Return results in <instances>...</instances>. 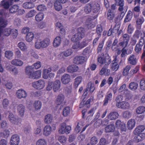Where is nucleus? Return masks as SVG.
Returning a JSON list of instances; mask_svg holds the SVG:
<instances>
[{
	"label": "nucleus",
	"mask_w": 145,
	"mask_h": 145,
	"mask_svg": "<svg viewBox=\"0 0 145 145\" xmlns=\"http://www.w3.org/2000/svg\"><path fill=\"white\" fill-rule=\"evenodd\" d=\"M107 18L108 19L110 20H112L115 16L114 13L111 10L109 9L108 10L107 14Z\"/></svg>",
	"instance_id": "58836bf2"
},
{
	"label": "nucleus",
	"mask_w": 145,
	"mask_h": 145,
	"mask_svg": "<svg viewBox=\"0 0 145 145\" xmlns=\"http://www.w3.org/2000/svg\"><path fill=\"white\" fill-rule=\"evenodd\" d=\"M116 127L120 129L121 131H125L126 130L125 124L120 120H117L115 123Z\"/></svg>",
	"instance_id": "0eeeda50"
},
{
	"label": "nucleus",
	"mask_w": 145,
	"mask_h": 145,
	"mask_svg": "<svg viewBox=\"0 0 145 145\" xmlns=\"http://www.w3.org/2000/svg\"><path fill=\"white\" fill-rule=\"evenodd\" d=\"M17 110L20 115L21 117H23L25 110V106L22 104H20L17 106Z\"/></svg>",
	"instance_id": "f3484780"
},
{
	"label": "nucleus",
	"mask_w": 145,
	"mask_h": 145,
	"mask_svg": "<svg viewBox=\"0 0 145 145\" xmlns=\"http://www.w3.org/2000/svg\"><path fill=\"white\" fill-rule=\"evenodd\" d=\"M23 7L25 8L30 9L33 8L34 7V5L32 2H27L24 3Z\"/></svg>",
	"instance_id": "2f4dec72"
},
{
	"label": "nucleus",
	"mask_w": 145,
	"mask_h": 145,
	"mask_svg": "<svg viewBox=\"0 0 145 145\" xmlns=\"http://www.w3.org/2000/svg\"><path fill=\"white\" fill-rule=\"evenodd\" d=\"M123 99V97L122 95H118L116 97L115 100L117 102L116 103H120L122 101Z\"/></svg>",
	"instance_id": "e2e57ef3"
},
{
	"label": "nucleus",
	"mask_w": 145,
	"mask_h": 145,
	"mask_svg": "<svg viewBox=\"0 0 145 145\" xmlns=\"http://www.w3.org/2000/svg\"><path fill=\"white\" fill-rule=\"evenodd\" d=\"M79 69L78 67L75 65H69L67 68V71L69 73H73L77 71Z\"/></svg>",
	"instance_id": "f8f14e48"
},
{
	"label": "nucleus",
	"mask_w": 145,
	"mask_h": 145,
	"mask_svg": "<svg viewBox=\"0 0 145 145\" xmlns=\"http://www.w3.org/2000/svg\"><path fill=\"white\" fill-rule=\"evenodd\" d=\"M86 25L88 29L93 28L95 26V25L92 24V21L89 20V19H88L86 20Z\"/></svg>",
	"instance_id": "3c124183"
},
{
	"label": "nucleus",
	"mask_w": 145,
	"mask_h": 145,
	"mask_svg": "<svg viewBox=\"0 0 145 145\" xmlns=\"http://www.w3.org/2000/svg\"><path fill=\"white\" fill-rule=\"evenodd\" d=\"M116 106L118 108L125 110L128 109L129 107V103L126 101H122L120 103L116 104Z\"/></svg>",
	"instance_id": "6e6552de"
},
{
	"label": "nucleus",
	"mask_w": 145,
	"mask_h": 145,
	"mask_svg": "<svg viewBox=\"0 0 145 145\" xmlns=\"http://www.w3.org/2000/svg\"><path fill=\"white\" fill-rule=\"evenodd\" d=\"M116 2V4L117 6H119L118 10L120 11H122L124 5V1L123 0H114Z\"/></svg>",
	"instance_id": "6ab92c4d"
},
{
	"label": "nucleus",
	"mask_w": 145,
	"mask_h": 145,
	"mask_svg": "<svg viewBox=\"0 0 145 145\" xmlns=\"http://www.w3.org/2000/svg\"><path fill=\"white\" fill-rule=\"evenodd\" d=\"M87 59L84 57L82 56H76L74 59L73 61L74 63L79 64L84 63L87 60Z\"/></svg>",
	"instance_id": "20e7f679"
},
{
	"label": "nucleus",
	"mask_w": 145,
	"mask_h": 145,
	"mask_svg": "<svg viewBox=\"0 0 145 145\" xmlns=\"http://www.w3.org/2000/svg\"><path fill=\"white\" fill-rule=\"evenodd\" d=\"M33 70L28 68H26L25 73L28 75V77L33 79H37L41 76V72L37 71L35 72H32Z\"/></svg>",
	"instance_id": "f03ea898"
},
{
	"label": "nucleus",
	"mask_w": 145,
	"mask_h": 145,
	"mask_svg": "<svg viewBox=\"0 0 145 145\" xmlns=\"http://www.w3.org/2000/svg\"><path fill=\"white\" fill-rule=\"evenodd\" d=\"M92 12L94 14H97L99 12L100 9L99 4L96 2L91 3Z\"/></svg>",
	"instance_id": "39448f33"
},
{
	"label": "nucleus",
	"mask_w": 145,
	"mask_h": 145,
	"mask_svg": "<svg viewBox=\"0 0 145 145\" xmlns=\"http://www.w3.org/2000/svg\"><path fill=\"white\" fill-rule=\"evenodd\" d=\"M37 9L39 11H44L46 10L47 7L44 5L41 4L37 7Z\"/></svg>",
	"instance_id": "5fc2aeb1"
},
{
	"label": "nucleus",
	"mask_w": 145,
	"mask_h": 145,
	"mask_svg": "<svg viewBox=\"0 0 145 145\" xmlns=\"http://www.w3.org/2000/svg\"><path fill=\"white\" fill-rule=\"evenodd\" d=\"M140 87L142 90H145V80H141L140 83Z\"/></svg>",
	"instance_id": "69168bd1"
},
{
	"label": "nucleus",
	"mask_w": 145,
	"mask_h": 145,
	"mask_svg": "<svg viewBox=\"0 0 145 145\" xmlns=\"http://www.w3.org/2000/svg\"><path fill=\"white\" fill-rule=\"evenodd\" d=\"M16 95L17 97L19 99L25 98L27 96V93L22 89H20L17 91Z\"/></svg>",
	"instance_id": "9b49d317"
},
{
	"label": "nucleus",
	"mask_w": 145,
	"mask_h": 145,
	"mask_svg": "<svg viewBox=\"0 0 145 145\" xmlns=\"http://www.w3.org/2000/svg\"><path fill=\"white\" fill-rule=\"evenodd\" d=\"M36 144V145H46V142L44 139L40 138L37 141Z\"/></svg>",
	"instance_id": "864d4df0"
},
{
	"label": "nucleus",
	"mask_w": 145,
	"mask_h": 145,
	"mask_svg": "<svg viewBox=\"0 0 145 145\" xmlns=\"http://www.w3.org/2000/svg\"><path fill=\"white\" fill-rule=\"evenodd\" d=\"M82 80V77L81 76H79L77 77L75 79V81L74 83V86L75 88H76L79 84L81 82Z\"/></svg>",
	"instance_id": "de8ad7c7"
},
{
	"label": "nucleus",
	"mask_w": 145,
	"mask_h": 145,
	"mask_svg": "<svg viewBox=\"0 0 145 145\" xmlns=\"http://www.w3.org/2000/svg\"><path fill=\"white\" fill-rule=\"evenodd\" d=\"M116 58H114V60L112 61V63L111 67V68L113 71H116L119 68V65L116 62Z\"/></svg>",
	"instance_id": "cd10ccee"
},
{
	"label": "nucleus",
	"mask_w": 145,
	"mask_h": 145,
	"mask_svg": "<svg viewBox=\"0 0 145 145\" xmlns=\"http://www.w3.org/2000/svg\"><path fill=\"white\" fill-rule=\"evenodd\" d=\"M32 86L34 88L40 90L43 88L45 86V83L43 81L40 80L33 83Z\"/></svg>",
	"instance_id": "7ed1b4c3"
},
{
	"label": "nucleus",
	"mask_w": 145,
	"mask_h": 145,
	"mask_svg": "<svg viewBox=\"0 0 145 145\" xmlns=\"http://www.w3.org/2000/svg\"><path fill=\"white\" fill-rule=\"evenodd\" d=\"M90 41L89 39H84L83 41L80 44V48H83L87 46Z\"/></svg>",
	"instance_id": "09e8293b"
},
{
	"label": "nucleus",
	"mask_w": 145,
	"mask_h": 145,
	"mask_svg": "<svg viewBox=\"0 0 145 145\" xmlns=\"http://www.w3.org/2000/svg\"><path fill=\"white\" fill-rule=\"evenodd\" d=\"M108 144V142L104 138H101L97 145H106Z\"/></svg>",
	"instance_id": "6e6d98bb"
},
{
	"label": "nucleus",
	"mask_w": 145,
	"mask_h": 145,
	"mask_svg": "<svg viewBox=\"0 0 145 145\" xmlns=\"http://www.w3.org/2000/svg\"><path fill=\"white\" fill-rule=\"evenodd\" d=\"M77 33L73 35L71 39V40L74 42L81 40L85 36V29L84 28L79 27L77 29Z\"/></svg>",
	"instance_id": "f257e3e1"
},
{
	"label": "nucleus",
	"mask_w": 145,
	"mask_h": 145,
	"mask_svg": "<svg viewBox=\"0 0 145 145\" xmlns=\"http://www.w3.org/2000/svg\"><path fill=\"white\" fill-rule=\"evenodd\" d=\"M42 106V103L39 101H35L34 103V106L36 110L40 109Z\"/></svg>",
	"instance_id": "a18cd8bd"
},
{
	"label": "nucleus",
	"mask_w": 145,
	"mask_h": 145,
	"mask_svg": "<svg viewBox=\"0 0 145 145\" xmlns=\"http://www.w3.org/2000/svg\"><path fill=\"white\" fill-rule=\"evenodd\" d=\"M140 34H142L141 31L136 30L133 36V37H135L137 39H138L140 35Z\"/></svg>",
	"instance_id": "680f3d73"
},
{
	"label": "nucleus",
	"mask_w": 145,
	"mask_h": 145,
	"mask_svg": "<svg viewBox=\"0 0 145 145\" xmlns=\"http://www.w3.org/2000/svg\"><path fill=\"white\" fill-rule=\"evenodd\" d=\"M131 67L129 65L127 66L123 69L122 72V74L124 76H126L129 74L130 75V73H129V70L130 69Z\"/></svg>",
	"instance_id": "79ce46f5"
},
{
	"label": "nucleus",
	"mask_w": 145,
	"mask_h": 145,
	"mask_svg": "<svg viewBox=\"0 0 145 145\" xmlns=\"http://www.w3.org/2000/svg\"><path fill=\"white\" fill-rule=\"evenodd\" d=\"M138 87V84L136 82H132L130 83L129 85V88L133 91L136 90Z\"/></svg>",
	"instance_id": "f704fd0d"
},
{
	"label": "nucleus",
	"mask_w": 145,
	"mask_h": 145,
	"mask_svg": "<svg viewBox=\"0 0 145 145\" xmlns=\"http://www.w3.org/2000/svg\"><path fill=\"white\" fill-rule=\"evenodd\" d=\"M20 142L19 136L17 135H13L11 137L10 145H18Z\"/></svg>",
	"instance_id": "1a4fd4ad"
},
{
	"label": "nucleus",
	"mask_w": 145,
	"mask_h": 145,
	"mask_svg": "<svg viewBox=\"0 0 145 145\" xmlns=\"http://www.w3.org/2000/svg\"><path fill=\"white\" fill-rule=\"evenodd\" d=\"M52 131L51 127L49 125H47L44 128L43 134L46 136H48L51 134Z\"/></svg>",
	"instance_id": "a211bd4d"
},
{
	"label": "nucleus",
	"mask_w": 145,
	"mask_h": 145,
	"mask_svg": "<svg viewBox=\"0 0 145 145\" xmlns=\"http://www.w3.org/2000/svg\"><path fill=\"white\" fill-rule=\"evenodd\" d=\"M113 97L112 94L111 92H108L105 95V99L103 101V105L106 106L108 103L110 102L112 100Z\"/></svg>",
	"instance_id": "423d86ee"
},
{
	"label": "nucleus",
	"mask_w": 145,
	"mask_h": 145,
	"mask_svg": "<svg viewBox=\"0 0 145 145\" xmlns=\"http://www.w3.org/2000/svg\"><path fill=\"white\" fill-rule=\"evenodd\" d=\"M122 37L123 41L125 42L126 44L128 43L130 39L129 36L127 34L125 33L123 34Z\"/></svg>",
	"instance_id": "052dcab7"
},
{
	"label": "nucleus",
	"mask_w": 145,
	"mask_h": 145,
	"mask_svg": "<svg viewBox=\"0 0 145 145\" xmlns=\"http://www.w3.org/2000/svg\"><path fill=\"white\" fill-rule=\"evenodd\" d=\"M13 52L11 51H6L5 52V57L8 59H10L13 56Z\"/></svg>",
	"instance_id": "8fccbe9b"
},
{
	"label": "nucleus",
	"mask_w": 145,
	"mask_h": 145,
	"mask_svg": "<svg viewBox=\"0 0 145 145\" xmlns=\"http://www.w3.org/2000/svg\"><path fill=\"white\" fill-rule=\"evenodd\" d=\"M11 63L13 65L17 66H22L23 64V62L22 61L19 59H16L12 60Z\"/></svg>",
	"instance_id": "4be33fe9"
},
{
	"label": "nucleus",
	"mask_w": 145,
	"mask_h": 145,
	"mask_svg": "<svg viewBox=\"0 0 145 145\" xmlns=\"http://www.w3.org/2000/svg\"><path fill=\"white\" fill-rule=\"evenodd\" d=\"M34 35L32 32H30L27 33L26 36V40L27 41H31L33 39Z\"/></svg>",
	"instance_id": "c9c22d12"
},
{
	"label": "nucleus",
	"mask_w": 145,
	"mask_h": 145,
	"mask_svg": "<svg viewBox=\"0 0 145 145\" xmlns=\"http://www.w3.org/2000/svg\"><path fill=\"white\" fill-rule=\"evenodd\" d=\"M19 8V7L17 5H14L10 8L9 11L10 13H15L18 11Z\"/></svg>",
	"instance_id": "e433bc0d"
},
{
	"label": "nucleus",
	"mask_w": 145,
	"mask_h": 145,
	"mask_svg": "<svg viewBox=\"0 0 145 145\" xmlns=\"http://www.w3.org/2000/svg\"><path fill=\"white\" fill-rule=\"evenodd\" d=\"M145 129V126L144 125H140L137 127L134 131L135 135H137L143 132Z\"/></svg>",
	"instance_id": "412c9836"
},
{
	"label": "nucleus",
	"mask_w": 145,
	"mask_h": 145,
	"mask_svg": "<svg viewBox=\"0 0 145 145\" xmlns=\"http://www.w3.org/2000/svg\"><path fill=\"white\" fill-rule=\"evenodd\" d=\"M54 7L56 10L57 11H60L62 8L61 3L58 0H56L54 3Z\"/></svg>",
	"instance_id": "c756f323"
},
{
	"label": "nucleus",
	"mask_w": 145,
	"mask_h": 145,
	"mask_svg": "<svg viewBox=\"0 0 145 145\" xmlns=\"http://www.w3.org/2000/svg\"><path fill=\"white\" fill-rule=\"evenodd\" d=\"M70 76L68 74H65L61 77V81L64 84H67L70 82Z\"/></svg>",
	"instance_id": "dca6fc26"
},
{
	"label": "nucleus",
	"mask_w": 145,
	"mask_h": 145,
	"mask_svg": "<svg viewBox=\"0 0 145 145\" xmlns=\"http://www.w3.org/2000/svg\"><path fill=\"white\" fill-rule=\"evenodd\" d=\"M91 3L87 4L84 7V10L86 14H89L92 12Z\"/></svg>",
	"instance_id": "473e14b6"
},
{
	"label": "nucleus",
	"mask_w": 145,
	"mask_h": 145,
	"mask_svg": "<svg viewBox=\"0 0 145 145\" xmlns=\"http://www.w3.org/2000/svg\"><path fill=\"white\" fill-rule=\"evenodd\" d=\"M129 63L133 65H135L137 63L136 57L133 54L131 55L128 59Z\"/></svg>",
	"instance_id": "2eb2a0df"
},
{
	"label": "nucleus",
	"mask_w": 145,
	"mask_h": 145,
	"mask_svg": "<svg viewBox=\"0 0 145 145\" xmlns=\"http://www.w3.org/2000/svg\"><path fill=\"white\" fill-rule=\"evenodd\" d=\"M53 117L50 114H48L45 116L44 122L47 124L51 123Z\"/></svg>",
	"instance_id": "72a5a7b5"
},
{
	"label": "nucleus",
	"mask_w": 145,
	"mask_h": 145,
	"mask_svg": "<svg viewBox=\"0 0 145 145\" xmlns=\"http://www.w3.org/2000/svg\"><path fill=\"white\" fill-rule=\"evenodd\" d=\"M71 50H67L66 51H64L61 53V56H64L65 57H68L70 56L72 53Z\"/></svg>",
	"instance_id": "4d7b16f0"
},
{
	"label": "nucleus",
	"mask_w": 145,
	"mask_h": 145,
	"mask_svg": "<svg viewBox=\"0 0 145 145\" xmlns=\"http://www.w3.org/2000/svg\"><path fill=\"white\" fill-rule=\"evenodd\" d=\"M90 142L92 145H95L98 142V138L95 137H92L90 139Z\"/></svg>",
	"instance_id": "774afa93"
},
{
	"label": "nucleus",
	"mask_w": 145,
	"mask_h": 145,
	"mask_svg": "<svg viewBox=\"0 0 145 145\" xmlns=\"http://www.w3.org/2000/svg\"><path fill=\"white\" fill-rule=\"evenodd\" d=\"M53 84V89L54 92L58 90L61 87V82L59 80H56Z\"/></svg>",
	"instance_id": "ddd939ff"
},
{
	"label": "nucleus",
	"mask_w": 145,
	"mask_h": 145,
	"mask_svg": "<svg viewBox=\"0 0 145 145\" xmlns=\"http://www.w3.org/2000/svg\"><path fill=\"white\" fill-rule=\"evenodd\" d=\"M145 111V107L144 106H140L138 107L136 110L138 114H141Z\"/></svg>",
	"instance_id": "13d9d810"
},
{
	"label": "nucleus",
	"mask_w": 145,
	"mask_h": 145,
	"mask_svg": "<svg viewBox=\"0 0 145 145\" xmlns=\"http://www.w3.org/2000/svg\"><path fill=\"white\" fill-rule=\"evenodd\" d=\"M52 71V69L51 67H49L48 69H45L43 70V78L45 79H47L48 78V74L49 72H50Z\"/></svg>",
	"instance_id": "4c0bfd02"
},
{
	"label": "nucleus",
	"mask_w": 145,
	"mask_h": 145,
	"mask_svg": "<svg viewBox=\"0 0 145 145\" xmlns=\"http://www.w3.org/2000/svg\"><path fill=\"white\" fill-rule=\"evenodd\" d=\"M82 127V125L81 123L78 122L77 125L75 129V131L76 133H78L81 130Z\"/></svg>",
	"instance_id": "bf43d9fd"
},
{
	"label": "nucleus",
	"mask_w": 145,
	"mask_h": 145,
	"mask_svg": "<svg viewBox=\"0 0 145 145\" xmlns=\"http://www.w3.org/2000/svg\"><path fill=\"white\" fill-rule=\"evenodd\" d=\"M135 120L134 119L129 120L127 123V127L129 129L131 130L134 127L135 125Z\"/></svg>",
	"instance_id": "bb28decb"
},
{
	"label": "nucleus",
	"mask_w": 145,
	"mask_h": 145,
	"mask_svg": "<svg viewBox=\"0 0 145 145\" xmlns=\"http://www.w3.org/2000/svg\"><path fill=\"white\" fill-rule=\"evenodd\" d=\"M18 46L23 51H25L27 49V47L25 43L23 42H20L18 44Z\"/></svg>",
	"instance_id": "a19ab883"
},
{
	"label": "nucleus",
	"mask_w": 145,
	"mask_h": 145,
	"mask_svg": "<svg viewBox=\"0 0 145 145\" xmlns=\"http://www.w3.org/2000/svg\"><path fill=\"white\" fill-rule=\"evenodd\" d=\"M111 62V60L110 57L107 56L105 57L104 59V63L106 65H109Z\"/></svg>",
	"instance_id": "338daca9"
},
{
	"label": "nucleus",
	"mask_w": 145,
	"mask_h": 145,
	"mask_svg": "<svg viewBox=\"0 0 145 145\" xmlns=\"http://www.w3.org/2000/svg\"><path fill=\"white\" fill-rule=\"evenodd\" d=\"M132 114V113L128 111H125L122 113L123 117L125 118H130Z\"/></svg>",
	"instance_id": "c03bdc74"
},
{
	"label": "nucleus",
	"mask_w": 145,
	"mask_h": 145,
	"mask_svg": "<svg viewBox=\"0 0 145 145\" xmlns=\"http://www.w3.org/2000/svg\"><path fill=\"white\" fill-rule=\"evenodd\" d=\"M133 12L130 10L128 11L127 14L126 15L124 19V22L126 23L130 22L131 19L132 17Z\"/></svg>",
	"instance_id": "a878e982"
},
{
	"label": "nucleus",
	"mask_w": 145,
	"mask_h": 145,
	"mask_svg": "<svg viewBox=\"0 0 145 145\" xmlns=\"http://www.w3.org/2000/svg\"><path fill=\"white\" fill-rule=\"evenodd\" d=\"M70 108L69 106L65 107L63 111V115L65 117H66L70 114Z\"/></svg>",
	"instance_id": "ea45409f"
},
{
	"label": "nucleus",
	"mask_w": 145,
	"mask_h": 145,
	"mask_svg": "<svg viewBox=\"0 0 145 145\" xmlns=\"http://www.w3.org/2000/svg\"><path fill=\"white\" fill-rule=\"evenodd\" d=\"M115 129V127L114 124H111L108 125L105 128L106 133H108L113 132Z\"/></svg>",
	"instance_id": "aec40b11"
},
{
	"label": "nucleus",
	"mask_w": 145,
	"mask_h": 145,
	"mask_svg": "<svg viewBox=\"0 0 145 145\" xmlns=\"http://www.w3.org/2000/svg\"><path fill=\"white\" fill-rule=\"evenodd\" d=\"M65 123H62L60 125V128L59 129L58 132L60 134H63L65 133Z\"/></svg>",
	"instance_id": "603ef678"
},
{
	"label": "nucleus",
	"mask_w": 145,
	"mask_h": 145,
	"mask_svg": "<svg viewBox=\"0 0 145 145\" xmlns=\"http://www.w3.org/2000/svg\"><path fill=\"white\" fill-rule=\"evenodd\" d=\"M0 5L4 9H7L9 8L10 4L8 1L3 0L1 1Z\"/></svg>",
	"instance_id": "393cba45"
},
{
	"label": "nucleus",
	"mask_w": 145,
	"mask_h": 145,
	"mask_svg": "<svg viewBox=\"0 0 145 145\" xmlns=\"http://www.w3.org/2000/svg\"><path fill=\"white\" fill-rule=\"evenodd\" d=\"M144 21V20L142 17L138 18H137L136 21V24L139 25H142Z\"/></svg>",
	"instance_id": "0e129e2a"
},
{
	"label": "nucleus",
	"mask_w": 145,
	"mask_h": 145,
	"mask_svg": "<svg viewBox=\"0 0 145 145\" xmlns=\"http://www.w3.org/2000/svg\"><path fill=\"white\" fill-rule=\"evenodd\" d=\"M8 118V120L12 123L16 125L18 124V120L12 113H9Z\"/></svg>",
	"instance_id": "9d476101"
},
{
	"label": "nucleus",
	"mask_w": 145,
	"mask_h": 145,
	"mask_svg": "<svg viewBox=\"0 0 145 145\" xmlns=\"http://www.w3.org/2000/svg\"><path fill=\"white\" fill-rule=\"evenodd\" d=\"M119 116L118 112H110L107 116L108 118L111 120H114L117 119Z\"/></svg>",
	"instance_id": "4468645a"
},
{
	"label": "nucleus",
	"mask_w": 145,
	"mask_h": 145,
	"mask_svg": "<svg viewBox=\"0 0 145 145\" xmlns=\"http://www.w3.org/2000/svg\"><path fill=\"white\" fill-rule=\"evenodd\" d=\"M64 99V96L62 94L58 95L56 99V105H59L61 104Z\"/></svg>",
	"instance_id": "5701e85b"
},
{
	"label": "nucleus",
	"mask_w": 145,
	"mask_h": 145,
	"mask_svg": "<svg viewBox=\"0 0 145 145\" xmlns=\"http://www.w3.org/2000/svg\"><path fill=\"white\" fill-rule=\"evenodd\" d=\"M44 17V14L42 13H38L36 16L35 18L37 21H40L42 20Z\"/></svg>",
	"instance_id": "37998d69"
},
{
	"label": "nucleus",
	"mask_w": 145,
	"mask_h": 145,
	"mask_svg": "<svg viewBox=\"0 0 145 145\" xmlns=\"http://www.w3.org/2000/svg\"><path fill=\"white\" fill-rule=\"evenodd\" d=\"M41 66L40 62L38 61L36 63H34L32 65L29 66L27 67L26 68H28L29 69L33 70L37 69L39 68Z\"/></svg>",
	"instance_id": "c85d7f7f"
},
{
	"label": "nucleus",
	"mask_w": 145,
	"mask_h": 145,
	"mask_svg": "<svg viewBox=\"0 0 145 145\" xmlns=\"http://www.w3.org/2000/svg\"><path fill=\"white\" fill-rule=\"evenodd\" d=\"M102 31L103 29L101 25L100 24L97 25V26L96 31L97 34L99 37H101Z\"/></svg>",
	"instance_id": "49530a36"
},
{
	"label": "nucleus",
	"mask_w": 145,
	"mask_h": 145,
	"mask_svg": "<svg viewBox=\"0 0 145 145\" xmlns=\"http://www.w3.org/2000/svg\"><path fill=\"white\" fill-rule=\"evenodd\" d=\"M7 21L2 18H0V30H1L3 28L5 27L7 24Z\"/></svg>",
	"instance_id": "7c9ffc66"
},
{
	"label": "nucleus",
	"mask_w": 145,
	"mask_h": 145,
	"mask_svg": "<svg viewBox=\"0 0 145 145\" xmlns=\"http://www.w3.org/2000/svg\"><path fill=\"white\" fill-rule=\"evenodd\" d=\"M61 38L60 37H56L54 40L53 45L54 47H56L59 46L61 44Z\"/></svg>",
	"instance_id": "b1692460"
}]
</instances>
